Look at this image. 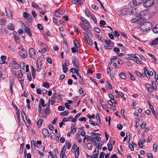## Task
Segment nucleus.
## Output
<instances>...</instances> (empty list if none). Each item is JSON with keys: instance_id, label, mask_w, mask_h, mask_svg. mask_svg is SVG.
I'll list each match as a JSON object with an SVG mask.
<instances>
[{"instance_id": "1", "label": "nucleus", "mask_w": 158, "mask_h": 158, "mask_svg": "<svg viewBox=\"0 0 158 158\" xmlns=\"http://www.w3.org/2000/svg\"><path fill=\"white\" fill-rule=\"evenodd\" d=\"M154 3V0H146L143 2V6L145 7H148L151 6Z\"/></svg>"}, {"instance_id": "2", "label": "nucleus", "mask_w": 158, "mask_h": 158, "mask_svg": "<svg viewBox=\"0 0 158 158\" xmlns=\"http://www.w3.org/2000/svg\"><path fill=\"white\" fill-rule=\"evenodd\" d=\"M20 48L21 49V50L19 51V53L20 56L23 58H26L27 57V54L23 47L22 45L20 46Z\"/></svg>"}, {"instance_id": "3", "label": "nucleus", "mask_w": 158, "mask_h": 158, "mask_svg": "<svg viewBox=\"0 0 158 158\" xmlns=\"http://www.w3.org/2000/svg\"><path fill=\"white\" fill-rule=\"evenodd\" d=\"M22 23L23 28L24 29L25 32L27 33V34L30 36L32 35V32L29 28L26 27L25 24L23 22H22Z\"/></svg>"}, {"instance_id": "4", "label": "nucleus", "mask_w": 158, "mask_h": 158, "mask_svg": "<svg viewBox=\"0 0 158 158\" xmlns=\"http://www.w3.org/2000/svg\"><path fill=\"white\" fill-rule=\"evenodd\" d=\"M72 62L74 67L76 68L78 67V66H79L78 60L76 56H73L72 60Z\"/></svg>"}, {"instance_id": "5", "label": "nucleus", "mask_w": 158, "mask_h": 158, "mask_svg": "<svg viewBox=\"0 0 158 158\" xmlns=\"http://www.w3.org/2000/svg\"><path fill=\"white\" fill-rule=\"evenodd\" d=\"M29 53L30 57L32 58H34V57L36 55V53L35 50L32 48H29Z\"/></svg>"}, {"instance_id": "6", "label": "nucleus", "mask_w": 158, "mask_h": 158, "mask_svg": "<svg viewBox=\"0 0 158 158\" xmlns=\"http://www.w3.org/2000/svg\"><path fill=\"white\" fill-rule=\"evenodd\" d=\"M66 151V148L65 146L63 147L60 152V157L61 158H66L65 154Z\"/></svg>"}, {"instance_id": "7", "label": "nucleus", "mask_w": 158, "mask_h": 158, "mask_svg": "<svg viewBox=\"0 0 158 158\" xmlns=\"http://www.w3.org/2000/svg\"><path fill=\"white\" fill-rule=\"evenodd\" d=\"M143 24L145 25L147 30H150L152 27V24L148 22H145Z\"/></svg>"}, {"instance_id": "8", "label": "nucleus", "mask_w": 158, "mask_h": 158, "mask_svg": "<svg viewBox=\"0 0 158 158\" xmlns=\"http://www.w3.org/2000/svg\"><path fill=\"white\" fill-rule=\"evenodd\" d=\"M42 133L45 138L49 135V133L48 130L46 128H43L42 131Z\"/></svg>"}, {"instance_id": "9", "label": "nucleus", "mask_w": 158, "mask_h": 158, "mask_svg": "<svg viewBox=\"0 0 158 158\" xmlns=\"http://www.w3.org/2000/svg\"><path fill=\"white\" fill-rule=\"evenodd\" d=\"M128 11L127 8H123L120 10L119 13L121 15L124 16L127 13Z\"/></svg>"}, {"instance_id": "10", "label": "nucleus", "mask_w": 158, "mask_h": 158, "mask_svg": "<svg viewBox=\"0 0 158 158\" xmlns=\"http://www.w3.org/2000/svg\"><path fill=\"white\" fill-rule=\"evenodd\" d=\"M11 64L13 67L16 69H18L19 68V65L18 64L15 60L11 61Z\"/></svg>"}, {"instance_id": "11", "label": "nucleus", "mask_w": 158, "mask_h": 158, "mask_svg": "<svg viewBox=\"0 0 158 158\" xmlns=\"http://www.w3.org/2000/svg\"><path fill=\"white\" fill-rule=\"evenodd\" d=\"M71 132L73 134H74L76 132L77 128L75 125L72 124L71 127Z\"/></svg>"}, {"instance_id": "12", "label": "nucleus", "mask_w": 158, "mask_h": 158, "mask_svg": "<svg viewBox=\"0 0 158 158\" xmlns=\"http://www.w3.org/2000/svg\"><path fill=\"white\" fill-rule=\"evenodd\" d=\"M16 75L19 78H21L23 76V74L20 70H18L16 73Z\"/></svg>"}, {"instance_id": "13", "label": "nucleus", "mask_w": 158, "mask_h": 158, "mask_svg": "<svg viewBox=\"0 0 158 158\" xmlns=\"http://www.w3.org/2000/svg\"><path fill=\"white\" fill-rule=\"evenodd\" d=\"M39 105L41 106H42L43 107H44L45 106H47V105H45L44 100L43 98H41L39 101Z\"/></svg>"}, {"instance_id": "14", "label": "nucleus", "mask_w": 158, "mask_h": 158, "mask_svg": "<svg viewBox=\"0 0 158 158\" xmlns=\"http://www.w3.org/2000/svg\"><path fill=\"white\" fill-rule=\"evenodd\" d=\"M143 0H133V3L134 5H136L143 2Z\"/></svg>"}, {"instance_id": "15", "label": "nucleus", "mask_w": 158, "mask_h": 158, "mask_svg": "<svg viewBox=\"0 0 158 158\" xmlns=\"http://www.w3.org/2000/svg\"><path fill=\"white\" fill-rule=\"evenodd\" d=\"M65 42V44L64 45V48L65 51L66 52L68 53L69 50V47L67 44V42L66 41Z\"/></svg>"}, {"instance_id": "16", "label": "nucleus", "mask_w": 158, "mask_h": 158, "mask_svg": "<svg viewBox=\"0 0 158 158\" xmlns=\"http://www.w3.org/2000/svg\"><path fill=\"white\" fill-rule=\"evenodd\" d=\"M63 70L64 73H66L67 71L68 68L67 65L65 63H64L62 65Z\"/></svg>"}, {"instance_id": "17", "label": "nucleus", "mask_w": 158, "mask_h": 158, "mask_svg": "<svg viewBox=\"0 0 158 158\" xmlns=\"http://www.w3.org/2000/svg\"><path fill=\"white\" fill-rule=\"evenodd\" d=\"M81 114V113H77L74 117V118L72 120V121L73 123L76 122L77 119L80 116Z\"/></svg>"}, {"instance_id": "18", "label": "nucleus", "mask_w": 158, "mask_h": 158, "mask_svg": "<svg viewBox=\"0 0 158 158\" xmlns=\"http://www.w3.org/2000/svg\"><path fill=\"white\" fill-rule=\"evenodd\" d=\"M158 44V37L151 42V45L154 46Z\"/></svg>"}, {"instance_id": "19", "label": "nucleus", "mask_w": 158, "mask_h": 158, "mask_svg": "<svg viewBox=\"0 0 158 158\" xmlns=\"http://www.w3.org/2000/svg\"><path fill=\"white\" fill-rule=\"evenodd\" d=\"M152 31L155 33H158V24L156 25L152 29Z\"/></svg>"}, {"instance_id": "20", "label": "nucleus", "mask_w": 158, "mask_h": 158, "mask_svg": "<svg viewBox=\"0 0 158 158\" xmlns=\"http://www.w3.org/2000/svg\"><path fill=\"white\" fill-rule=\"evenodd\" d=\"M136 13V9H132L129 12V15H134Z\"/></svg>"}, {"instance_id": "21", "label": "nucleus", "mask_w": 158, "mask_h": 158, "mask_svg": "<svg viewBox=\"0 0 158 158\" xmlns=\"http://www.w3.org/2000/svg\"><path fill=\"white\" fill-rule=\"evenodd\" d=\"M7 27L8 29L11 30L13 31L15 30L14 25L12 23L10 24L9 25L7 26Z\"/></svg>"}, {"instance_id": "22", "label": "nucleus", "mask_w": 158, "mask_h": 158, "mask_svg": "<svg viewBox=\"0 0 158 158\" xmlns=\"http://www.w3.org/2000/svg\"><path fill=\"white\" fill-rule=\"evenodd\" d=\"M43 120L42 119H39L37 122V124L38 127H40L43 123Z\"/></svg>"}, {"instance_id": "23", "label": "nucleus", "mask_w": 158, "mask_h": 158, "mask_svg": "<svg viewBox=\"0 0 158 158\" xmlns=\"http://www.w3.org/2000/svg\"><path fill=\"white\" fill-rule=\"evenodd\" d=\"M69 112L66 110L64 112L60 113V115L61 116H64L68 115Z\"/></svg>"}, {"instance_id": "24", "label": "nucleus", "mask_w": 158, "mask_h": 158, "mask_svg": "<svg viewBox=\"0 0 158 158\" xmlns=\"http://www.w3.org/2000/svg\"><path fill=\"white\" fill-rule=\"evenodd\" d=\"M119 75L120 77L123 79H125L127 77L126 75L123 73H120Z\"/></svg>"}, {"instance_id": "25", "label": "nucleus", "mask_w": 158, "mask_h": 158, "mask_svg": "<svg viewBox=\"0 0 158 158\" xmlns=\"http://www.w3.org/2000/svg\"><path fill=\"white\" fill-rule=\"evenodd\" d=\"M85 41L90 46L93 45V43L91 41L90 38L85 40Z\"/></svg>"}, {"instance_id": "26", "label": "nucleus", "mask_w": 158, "mask_h": 158, "mask_svg": "<svg viewBox=\"0 0 158 158\" xmlns=\"http://www.w3.org/2000/svg\"><path fill=\"white\" fill-rule=\"evenodd\" d=\"M155 91L157 90V88L156 84L153 81H152V83L151 85Z\"/></svg>"}, {"instance_id": "27", "label": "nucleus", "mask_w": 158, "mask_h": 158, "mask_svg": "<svg viewBox=\"0 0 158 158\" xmlns=\"http://www.w3.org/2000/svg\"><path fill=\"white\" fill-rule=\"evenodd\" d=\"M138 55L137 54H128L127 55L129 56H131L132 57H133L134 58H135L136 59H139V58L136 55Z\"/></svg>"}, {"instance_id": "28", "label": "nucleus", "mask_w": 158, "mask_h": 158, "mask_svg": "<svg viewBox=\"0 0 158 158\" xmlns=\"http://www.w3.org/2000/svg\"><path fill=\"white\" fill-rule=\"evenodd\" d=\"M29 22H31L33 21V20L31 18V15L28 14V17L26 18Z\"/></svg>"}, {"instance_id": "29", "label": "nucleus", "mask_w": 158, "mask_h": 158, "mask_svg": "<svg viewBox=\"0 0 158 158\" xmlns=\"http://www.w3.org/2000/svg\"><path fill=\"white\" fill-rule=\"evenodd\" d=\"M140 29L141 30H142L143 31H146L147 30L146 28L145 27V25H144L143 24L140 27Z\"/></svg>"}, {"instance_id": "30", "label": "nucleus", "mask_w": 158, "mask_h": 158, "mask_svg": "<svg viewBox=\"0 0 158 158\" xmlns=\"http://www.w3.org/2000/svg\"><path fill=\"white\" fill-rule=\"evenodd\" d=\"M31 67L32 68L31 74H32V75L33 78L34 79L35 78V70L34 68L33 67V66H32Z\"/></svg>"}, {"instance_id": "31", "label": "nucleus", "mask_w": 158, "mask_h": 158, "mask_svg": "<svg viewBox=\"0 0 158 158\" xmlns=\"http://www.w3.org/2000/svg\"><path fill=\"white\" fill-rule=\"evenodd\" d=\"M44 113L46 115H48L49 113V109L48 107H46L45 108V109L44 110Z\"/></svg>"}, {"instance_id": "32", "label": "nucleus", "mask_w": 158, "mask_h": 158, "mask_svg": "<svg viewBox=\"0 0 158 158\" xmlns=\"http://www.w3.org/2000/svg\"><path fill=\"white\" fill-rule=\"evenodd\" d=\"M108 148L109 151H111L113 149V146L112 144H107Z\"/></svg>"}, {"instance_id": "33", "label": "nucleus", "mask_w": 158, "mask_h": 158, "mask_svg": "<svg viewBox=\"0 0 158 158\" xmlns=\"http://www.w3.org/2000/svg\"><path fill=\"white\" fill-rule=\"evenodd\" d=\"M43 86L44 88H46L47 89L49 87V84L47 82H45L44 83Z\"/></svg>"}, {"instance_id": "34", "label": "nucleus", "mask_w": 158, "mask_h": 158, "mask_svg": "<svg viewBox=\"0 0 158 158\" xmlns=\"http://www.w3.org/2000/svg\"><path fill=\"white\" fill-rule=\"evenodd\" d=\"M31 6L33 7H34L35 8L38 9L39 8V6L38 5L36 4L35 2H33L31 4Z\"/></svg>"}, {"instance_id": "35", "label": "nucleus", "mask_w": 158, "mask_h": 158, "mask_svg": "<svg viewBox=\"0 0 158 158\" xmlns=\"http://www.w3.org/2000/svg\"><path fill=\"white\" fill-rule=\"evenodd\" d=\"M73 42L75 45V47L77 49V50H78V48L79 47V46H78V44H77V41L76 40H74L73 41Z\"/></svg>"}, {"instance_id": "36", "label": "nucleus", "mask_w": 158, "mask_h": 158, "mask_svg": "<svg viewBox=\"0 0 158 158\" xmlns=\"http://www.w3.org/2000/svg\"><path fill=\"white\" fill-rule=\"evenodd\" d=\"M92 137V136H89L88 135H85L83 139V142L85 143V141L86 139H88V140H90V137Z\"/></svg>"}, {"instance_id": "37", "label": "nucleus", "mask_w": 158, "mask_h": 158, "mask_svg": "<svg viewBox=\"0 0 158 158\" xmlns=\"http://www.w3.org/2000/svg\"><path fill=\"white\" fill-rule=\"evenodd\" d=\"M96 119L97 121H98L100 123H101V121L99 114V113H97L96 115Z\"/></svg>"}, {"instance_id": "38", "label": "nucleus", "mask_w": 158, "mask_h": 158, "mask_svg": "<svg viewBox=\"0 0 158 158\" xmlns=\"http://www.w3.org/2000/svg\"><path fill=\"white\" fill-rule=\"evenodd\" d=\"M85 14L88 17H89L91 15L90 12L88 9L85 10Z\"/></svg>"}, {"instance_id": "39", "label": "nucleus", "mask_w": 158, "mask_h": 158, "mask_svg": "<svg viewBox=\"0 0 158 158\" xmlns=\"http://www.w3.org/2000/svg\"><path fill=\"white\" fill-rule=\"evenodd\" d=\"M146 123L145 122H143L140 125V127L142 129L144 128L146 126Z\"/></svg>"}, {"instance_id": "40", "label": "nucleus", "mask_w": 158, "mask_h": 158, "mask_svg": "<svg viewBox=\"0 0 158 158\" xmlns=\"http://www.w3.org/2000/svg\"><path fill=\"white\" fill-rule=\"evenodd\" d=\"M65 109V107L64 106H60L58 107V110L59 111L64 110Z\"/></svg>"}, {"instance_id": "41", "label": "nucleus", "mask_w": 158, "mask_h": 158, "mask_svg": "<svg viewBox=\"0 0 158 158\" xmlns=\"http://www.w3.org/2000/svg\"><path fill=\"white\" fill-rule=\"evenodd\" d=\"M119 59L118 56H112L111 58V61H114L116 60Z\"/></svg>"}, {"instance_id": "42", "label": "nucleus", "mask_w": 158, "mask_h": 158, "mask_svg": "<svg viewBox=\"0 0 158 158\" xmlns=\"http://www.w3.org/2000/svg\"><path fill=\"white\" fill-rule=\"evenodd\" d=\"M92 146V144L91 143H88L86 144V148L87 149H89Z\"/></svg>"}, {"instance_id": "43", "label": "nucleus", "mask_w": 158, "mask_h": 158, "mask_svg": "<svg viewBox=\"0 0 158 158\" xmlns=\"http://www.w3.org/2000/svg\"><path fill=\"white\" fill-rule=\"evenodd\" d=\"M128 146L129 148L131 151H133L134 150L133 146L131 143H129Z\"/></svg>"}, {"instance_id": "44", "label": "nucleus", "mask_w": 158, "mask_h": 158, "mask_svg": "<svg viewBox=\"0 0 158 158\" xmlns=\"http://www.w3.org/2000/svg\"><path fill=\"white\" fill-rule=\"evenodd\" d=\"M31 14L35 18H37V15L35 11L32 10L31 11Z\"/></svg>"}, {"instance_id": "45", "label": "nucleus", "mask_w": 158, "mask_h": 158, "mask_svg": "<svg viewBox=\"0 0 158 158\" xmlns=\"http://www.w3.org/2000/svg\"><path fill=\"white\" fill-rule=\"evenodd\" d=\"M87 116L90 119H91V118H95V115L94 114H93L92 115H90L89 114H88L87 115Z\"/></svg>"}, {"instance_id": "46", "label": "nucleus", "mask_w": 158, "mask_h": 158, "mask_svg": "<svg viewBox=\"0 0 158 158\" xmlns=\"http://www.w3.org/2000/svg\"><path fill=\"white\" fill-rule=\"evenodd\" d=\"M31 145L32 147H35L36 146V145L35 144V143L34 140H32L31 141Z\"/></svg>"}, {"instance_id": "47", "label": "nucleus", "mask_w": 158, "mask_h": 158, "mask_svg": "<svg viewBox=\"0 0 158 158\" xmlns=\"http://www.w3.org/2000/svg\"><path fill=\"white\" fill-rule=\"evenodd\" d=\"M92 8L95 10H97L98 9V6L94 5H92L91 6Z\"/></svg>"}, {"instance_id": "48", "label": "nucleus", "mask_w": 158, "mask_h": 158, "mask_svg": "<svg viewBox=\"0 0 158 158\" xmlns=\"http://www.w3.org/2000/svg\"><path fill=\"white\" fill-rule=\"evenodd\" d=\"M111 42V41L110 40H106L105 41V42L106 44L108 46H109L110 44V42Z\"/></svg>"}, {"instance_id": "49", "label": "nucleus", "mask_w": 158, "mask_h": 158, "mask_svg": "<svg viewBox=\"0 0 158 158\" xmlns=\"http://www.w3.org/2000/svg\"><path fill=\"white\" fill-rule=\"evenodd\" d=\"M6 21V20L5 19H2L1 20H0V24L2 25H5V23Z\"/></svg>"}, {"instance_id": "50", "label": "nucleus", "mask_w": 158, "mask_h": 158, "mask_svg": "<svg viewBox=\"0 0 158 158\" xmlns=\"http://www.w3.org/2000/svg\"><path fill=\"white\" fill-rule=\"evenodd\" d=\"M117 128L119 130H122L123 127V126L122 125L120 124H117Z\"/></svg>"}, {"instance_id": "51", "label": "nucleus", "mask_w": 158, "mask_h": 158, "mask_svg": "<svg viewBox=\"0 0 158 158\" xmlns=\"http://www.w3.org/2000/svg\"><path fill=\"white\" fill-rule=\"evenodd\" d=\"M128 73L130 76V79L133 81H134L135 80V78L132 75V74L130 73L129 72Z\"/></svg>"}, {"instance_id": "52", "label": "nucleus", "mask_w": 158, "mask_h": 158, "mask_svg": "<svg viewBox=\"0 0 158 158\" xmlns=\"http://www.w3.org/2000/svg\"><path fill=\"white\" fill-rule=\"evenodd\" d=\"M88 27L86 26V25L85 24V23H83L82 26H81L82 29L85 30V29H86Z\"/></svg>"}, {"instance_id": "53", "label": "nucleus", "mask_w": 158, "mask_h": 158, "mask_svg": "<svg viewBox=\"0 0 158 158\" xmlns=\"http://www.w3.org/2000/svg\"><path fill=\"white\" fill-rule=\"evenodd\" d=\"M57 94L56 93H54L52 94V95L51 97L52 99H54L55 98L57 97Z\"/></svg>"}, {"instance_id": "54", "label": "nucleus", "mask_w": 158, "mask_h": 158, "mask_svg": "<svg viewBox=\"0 0 158 158\" xmlns=\"http://www.w3.org/2000/svg\"><path fill=\"white\" fill-rule=\"evenodd\" d=\"M151 110H152V113L154 115L155 117L156 118L157 117V115L156 114V113L155 112V110H154L153 107H152H152H151Z\"/></svg>"}, {"instance_id": "55", "label": "nucleus", "mask_w": 158, "mask_h": 158, "mask_svg": "<svg viewBox=\"0 0 158 158\" xmlns=\"http://www.w3.org/2000/svg\"><path fill=\"white\" fill-rule=\"evenodd\" d=\"M153 148L154 149H155V151L156 152L157 149V145L156 143H155L153 144Z\"/></svg>"}, {"instance_id": "56", "label": "nucleus", "mask_w": 158, "mask_h": 158, "mask_svg": "<svg viewBox=\"0 0 158 158\" xmlns=\"http://www.w3.org/2000/svg\"><path fill=\"white\" fill-rule=\"evenodd\" d=\"M133 60L137 64H143V63L140 60H134L133 59Z\"/></svg>"}, {"instance_id": "57", "label": "nucleus", "mask_w": 158, "mask_h": 158, "mask_svg": "<svg viewBox=\"0 0 158 158\" xmlns=\"http://www.w3.org/2000/svg\"><path fill=\"white\" fill-rule=\"evenodd\" d=\"M92 19L93 20L94 23H97V19L96 18L94 17V15H91Z\"/></svg>"}, {"instance_id": "58", "label": "nucleus", "mask_w": 158, "mask_h": 158, "mask_svg": "<svg viewBox=\"0 0 158 158\" xmlns=\"http://www.w3.org/2000/svg\"><path fill=\"white\" fill-rule=\"evenodd\" d=\"M37 27L40 30H42L43 29V27L40 24H38Z\"/></svg>"}, {"instance_id": "59", "label": "nucleus", "mask_w": 158, "mask_h": 158, "mask_svg": "<svg viewBox=\"0 0 158 158\" xmlns=\"http://www.w3.org/2000/svg\"><path fill=\"white\" fill-rule=\"evenodd\" d=\"M1 58L3 63H4V61L6 59V56H2Z\"/></svg>"}, {"instance_id": "60", "label": "nucleus", "mask_w": 158, "mask_h": 158, "mask_svg": "<svg viewBox=\"0 0 158 158\" xmlns=\"http://www.w3.org/2000/svg\"><path fill=\"white\" fill-rule=\"evenodd\" d=\"M94 31L98 33H99L101 32V30L98 28L94 27Z\"/></svg>"}, {"instance_id": "61", "label": "nucleus", "mask_w": 158, "mask_h": 158, "mask_svg": "<svg viewBox=\"0 0 158 158\" xmlns=\"http://www.w3.org/2000/svg\"><path fill=\"white\" fill-rule=\"evenodd\" d=\"M6 28H1V31L2 32L3 34H6Z\"/></svg>"}, {"instance_id": "62", "label": "nucleus", "mask_w": 158, "mask_h": 158, "mask_svg": "<svg viewBox=\"0 0 158 158\" xmlns=\"http://www.w3.org/2000/svg\"><path fill=\"white\" fill-rule=\"evenodd\" d=\"M147 73L148 74L149 76H152L153 75V72L152 71H147Z\"/></svg>"}, {"instance_id": "63", "label": "nucleus", "mask_w": 158, "mask_h": 158, "mask_svg": "<svg viewBox=\"0 0 158 158\" xmlns=\"http://www.w3.org/2000/svg\"><path fill=\"white\" fill-rule=\"evenodd\" d=\"M138 146L139 148H143V143H142L141 142V143H140V141H139L138 142Z\"/></svg>"}, {"instance_id": "64", "label": "nucleus", "mask_w": 158, "mask_h": 158, "mask_svg": "<svg viewBox=\"0 0 158 158\" xmlns=\"http://www.w3.org/2000/svg\"><path fill=\"white\" fill-rule=\"evenodd\" d=\"M147 156L148 158H153V156L152 155L151 153H148L147 154Z\"/></svg>"}]
</instances>
